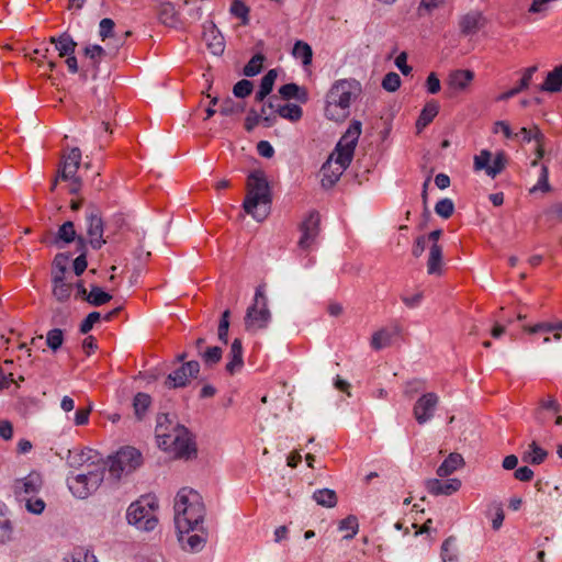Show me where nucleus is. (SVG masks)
<instances>
[{
  "label": "nucleus",
  "mask_w": 562,
  "mask_h": 562,
  "mask_svg": "<svg viewBox=\"0 0 562 562\" xmlns=\"http://www.w3.org/2000/svg\"><path fill=\"white\" fill-rule=\"evenodd\" d=\"M401 86V78L396 72H389L382 80V87L384 90L394 92Z\"/></svg>",
  "instance_id": "nucleus-49"
},
{
  "label": "nucleus",
  "mask_w": 562,
  "mask_h": 562,
  "mask_svg": "<svg viewBox=\"0 0 562 562\" xmlns=\"http://www.w3.org/2000/svg\"><path fill=\"white\" fill-rule=\"evenodd\" d=\"M562 88V65L548 72L544 82L541 86L542 91L558 92Z\"/></svg>",
  "instance_id": "nucleus-28"
},
{
  "label": "nucleus",
  "mask_w": 562,
  "mask_h": 562,
  "mask_svg": "<svg viewBox=\"0 0 562 562\" xmlns=\"http://www.w3.org/2000/svg\"><path fill=\"white\" fill-rule=\"evenodd\" d=\"M49 42L55 45V49L58 52L59 57H65L66 65L68 70L71 74H76L78 71V61L75 54V49L77 43L72 40V37L64 33L58 37L52 36Z\"/></svg>",
  "instance_id": "nucleus-14"
},
{
  "label": "nucleus",
  "mask_w": 562,
  "mask_h": 562,
  "mask_svg": "<svg viewBox=\"0 0 562 562\" xmlns=\"http://www.w3.org/2000/svg\"><path fill=\"white\" fill-rule=\"evenodd\" d=\"M439 112V104L437 101H429L425 104L424 109L422 110L419 117L416 122V128L418 132L424 130L429 123L432 122V120L437 116Z\"/></svg>",
  "instance_id": "nucleus-26"
},
{
  "label": "nucleus",
  "mask_w": 562,
  "mask_h": 562,
  "mask_svg": "<svg viewBox=\"0 0 562 562\" xmlns=\"http://www.w3.org/2000/svg\"><path fill=\"white\" fill-rule=\"evenodd\" d=\"M263 57L255 55L244 68V74L248 77L256 76L262 68Z\"/></svg>",
  "instance_id": "nucleus-46"
},
{
  "label": "nucleus",
  "mask_w": 562,
  "mask_h": 562,
  "mask_svg": "<svg viewBox=\"0 0 562 562\" xmlns=\"http://www.w3.org/2000/svg\"><path fill=\"white\" fill-rule=\"evenodd\" d=\"M506 155L504 151H498L492 159V153L483 149L479 155L474 156L473 167L475 171L484 170L487 176L495 178L506 167Z\"/></svg>",
  "instance_id": "nucleus-12"
},
{
  "label": "nucleus",
  "mask_w": 562,
  "mask_h": 562,
  "mask_svg": "<svg viewBox=\"0 0 562 562\" xmlns=\"http://www.w3.org/2000/svg\"><path fill=\"white\" fill-rule=\"evenodd\" d=\"M104 479V464L90 462L87 471L72 473L67 477V485L77 498H88L98 491Z\"/></svg>",
  "instance_id": "nucleus-7"
},
{
  "label": "nucleus",
  "mask_w": 562,
  "mask_h": 562,
  "mask_svg": "<svg viewBox=\"0 0 562 562\" xmlns=\"http://www.w3.org/2000/svg\"><path fill=\"white\" fill-rule=\"evenodd\" d=\"M464 464V460L460 453L452 452L450 453L443 462L437 469V475L439 477H447L456 472L458 469L462 468Z\"/></svg>",
  "instance_id": "nucleus-25"
},
{
  "label": "nucleus",
  "mask_w": 562,
  "mask_h": 562,
  "mask_svg": "<svg viewBox=\"0 0 562 562\" xmlns=\"http://www.w3.org/2000/svg\"><path fill=\"white\" fill-rule=\"evenodd\" d=\"M537 70H538L537 66H531V67H528V68H526L524 70L522 77H521V79H520V81L518 83L520 89L526 90L529 87V85H530V82L532 80V77H533V75H535V72Z\"/></svg>",
  "instance_id": "nucleus-61"
},
{
  "label": "nucleus",
  "mask_w": 562,
  "mask_h": 562,
  "mask_svg": "<svg viewBox=\"0 0 562 562\" xmlns=\"http://www.w3.org/2000/svg\"><path fill=\"white\" fill-rule=\"evenodd\" d=\"M46 340L49 348H52L53 350H57L61 346L64 340L63 331L58 328L49 330L47 333Z\"/></svg>",
  "instance_id": "nucleus-52"
},
{
  "label": "nucleus",
  "mask_w": 562,
  "mask_h": 562,
  "mask_svg": "<svg viewBox=\"0 0 562 562\" xmlns=\"http://www.w3.org/2000/svg\"><path fill=\"white\" fill-rule=\"evenodd\" d=\"M252 91V83L247 80V79H243L240 81H238L235 86H234V89H233V92L235 94V97L237 98H245L247 95H249Z\"/></svg>",
  "instance_id": "nucleus-54"
},
{
  "label": "nucleus",
  "mask_w": 562,
  "mask_h": 562,
  "mask_svg": "<svg viewBox=\"0 0 562 562\" xmlns=\"http://www.w3.org/2000/svg\"><path fill=\"white\" fill-rule=\"evenodd\" d=\"M461 481L459 479H448V480H439V479H430L426 481V490L435 496L438 495H452L457 493L461 487Z\"/></svg>",
  "instance_id": "nucleus-20"
},
{
  "label": "nucleus",
  "mask_w": 562,
  "mask_h": 562,
  "mask_svg": "<svg viewBox=\"0 0 562 562\" xmlns=\"http://www.w3.org/2000/svg\"><path fill=\"white\" fill-rule=\"evenodd\" d=\"M271 313L268 308L267 297L261 286L257 288L254 304L247 308L245 327L248 331H257L268 327Z\"/></svg>",
  "instance_id": "nucleus-9"
},
{
  "label": "nucleus",
  "mask_w": 562,
  "mask_h": 562,
  "mask_svg": "<svg viewBox=\"0 0 562 562\" xmlns=\"http://www.w3.org/2000/svg\"><path fill=\"white\" fill-rule=\"evenodd\" d=\"M439 404V396L434 392L424 393L413 406V416L417 424L424 425L432 419Z\"/></svg>",
  "instance_id": "nucleus-13"
},
{
  "label": "nucleus",
  "mask_w": 562,
  "mask_h": 562,
  "mask_svg": "<svg viewBox=\"0 0 562 562\" xmlns=\"http://www.w3.org/2000/svg\"><path fill=\"white\" fill-rule=\"evenodd\" d=\"M176 527H196L203 522L205 507L201 495L191 487L180 488L173 499Z\"/></svg>",
  "instance_id": "nucleus-5"
},
{
  "label": "nucleus",
  "mask_w": 562,
  "mask_h": 562,
  "mask_svg": "<svg viewBox=\"0 0 562 562\" xmlns=\"http://www.w3.org/2000/svg\"><path fill=\"white\" fill-rule=\"evenodd\" d=\"M482 16L479 13L465 14L460 21V29L464 34L475 33L481 25Z\"/></svg>",
  "instance_id": "nucleus-34"
},
{
  "label": "nucleus",
  "mask_w": 562,
  "mask_h": 562,
  "mask_svg": "<svg viewBox=\"0 0 562 562\" xmlns=\"http://www.w3.org/2000/svg\"><path fill=\"white\" fill-rule=\"evenodd\" d=\"M26 509L32 514H41L45 508V503L42 498L33 499L32 496L24 498Z\"/></svg>",
  "instance_id": "nucleus-59"
},
{
  "label": "nucleus",
  "mask_w": 562,
  "mask_h": 562,
  "mask_svg": "<svg viewBox=\"0 0 562 562\" xmlns=\"http://www.w3.org/2000/svg\"><path fill=\"white\" fill-rule=\"evenodd\" d=\"M426 389V384L422 380H414L406 384L404 390L405 395L412 396L415 393L422 392Z\"/></svg>",
  "instance_id": "nucleus-64"
},
{
  "label": "nucleus",
  "mask_w": 562,
  "mask_h": 562,
  "mask_svg": "<svg viewBox=\"0 0 562 562\" xmlns=\"http://www.w3.org/2000/svg\"><path fill=\"white\" fill-rule=\"evenodd\" d=\"M435 211L439 216L449 218L454 211L453 202L450 199H442L436 203Z\"/></svg>",
  "instance_id": "nucleus-44"
},
{
  "label": "nucleus",
  "mask_w": 562,
  "mask_h": 562,
  "mask_svg": "<svg viewBox=\"0 0 562 562\" xmlns=\"http://www.w3.org/2000/svg\"><path fill=\"white\" fill-rule=\"evenodd\" d=\"M292 55L294 58L301 59L304 66H308L312 63V47L303 41H296L294 43Z\"/></svg>",
  "instance_id": "nucleus-33"
},
{
  "label": "nucleus",
  "mask_w": 562,
  "mask_h": 562,
  "mask_svg": "<svg viewBox=\"0 0 562 562\" xmlns=\"http://www.w3.org/2000/svg\"><path fill=\"white\" fill-rule=\"evenodd\" d=\"M474 79V72L469 69H458L450 72L448 88L453 92L465 91Z\"/></svg>",
  "instance_id": "nucleus-21"
},
{
  "label": "nucleus",
  "mask_w": 562,
  "mask_h": 562,
  "mask_svg": "<svg viewBox=\"0 0 562 562\" xmlns=\"http://www.w3.org/2000/svg\"><path fill=\"white\" fill-rule=\"evenodd\" d=\"M199 371V362L188 361L168 375L166 384L169 387L186 386L191 381V379L198 375Z\"/></svg>",
  "instance_id": "nucleus-15"
},
{
  "label": "nucleus",
  "mask_w": 562,
  "mask_h": 562,
  "mask_svg": "<svg viewBox=\"0 0 562 562\" xmlns=\"http://www.w3.org/2000/svg\"><path fill=\"white\" fill-rule=\"evenodd\" d=\"M101 463L104 464V470L108 469L110 479L121 481L142 465L143 457L137 449L123 447Z\"/></svg>",
  "instance_id": "nucleus-8"
},
{
  "label": "nucleus",
  "mask_w": 562,
  "mask_h": 562,
  "mask_svg": "<svg viewBox=\"0 0 562 562\" xmlns=\"http://www.w3.org/2000/svg\"><path fill=\"white\" fill-rule=\"evenodd\" d=\"M271 193L262 171H254L247 179V194L243 203L245 212L256 221H263L270 213Z\"/></svg>",
  "instance_id": "nucleus-4"
},
{
  "label": "nucleus",
  "mask_w": 562,
  "mask_h": 562,
  "mask_svg": "<svg viewBox=\"0 0 562 562\" xmlns=\"http://www.w3.org/2000/svg\"><path fill=\"white\" fill-rule=\"evenodd\" d=\"M442 562H458L456 538H447L441 546Z\"/></svg>",
  "instance_id": "nucleus-40"
},
{
  "label": "nucleus",
  "mask_w": 562,
  "mask_h": 562,
  "mask_svg": "<svg viewBox=\"0 0 562 562\" xmlns=\"http://www.w3.org/2000/svg\"><path fill=\"white\" fill-rule=\"evenodd\" d=\"M424 299L423 291H417L415 293H403L401 295L402 302L408 307V308H416L418 307Z\"/></svg>",
  "instance_id": "nucleus-48"
},
{
  "label": "nucleus",
  "mask_w": 562,
  "mask_h": 562,
  "mask_svg": "<svg viewBox=\"0 0 562 562\" xmlns=\"http://www.w3.org/2000/svg\"><path fill=\"white\" fill-rule=\"evenodd\" d=\"M75 239H77V243L79 244L80 248L85 247L83 238L81 236L77 237L76 235L74 223L67 221L59 227L57 233V240L68 244L70 241H74Z\"/></svg>",
  "instance_id": "nucleus-29"
},
{
  "label": "nucleus",
  "mask_w": 562,
  "mask_h": 562,
  "mask_svg": "<svg viewBox=\"0 0 562 562\" xmlns=\"http://www.w3.org/2000/svg\"><path fill=\"white\" fill-rule=\"evenodd\" d=\"M90 462H101L99 454L92 449H72L69 450L67 463L80 471H87Z\"/></svg>",
  "instance_id": "nucleus-19"
},
{
  "label": "nucleus",
  "mask_w": 562,
  "mask_h": 562,
  "mask_svg": "<svg viewBox=\"0 0 562 562\" xmlns=\"http://www.w3.org/2000/svg\"><path fill=\"white\" fill-rule=\"evenodd\" d=\"M490 515L492 517V527H501L504 521V510L501 504H494L490 508Z\"/></svg>",
  "instance_id": "nucleus-58"
},
{
  "label": "nucleus",
  "mask_w": 562,
  "mask_h": 562,
  "mask_svg": "<svg viewBox=\"0 0 562 562\" xmlns=\"http://www.w3.org/2000/svg\"><path fill=\"white\" fill-rule=\"evenodd\" d=\"M548 178H549L548 168L546 166H542L541 167V173L539 176L538 182H537L536 186L532 187L530 192H536L538 190L543 191V192L549 191L550 190V186H549V182H548Z\"/></svg>",
  "instance_id": "nucleus-56"
},
{
  "label": "nucleus",
  "mask_w": 562,
  "mask_h": 562,
  "mask_svg": "<svg viewBox=\"0 0 562 562\" xmlns=\"http://www.w3.org/2000/svg\"><path fill=\"white\" fill-rule=\"evenodd\" d=\"M524 329L530 334L552 333L553 339L559 341L562 338V323H538L533 326H525Z\"/></svg>",
  "instance_id": "nucleus-27"
},
{
  "label": "nucleus",
  "mask_w": 562,
  "mask_h": 562,
  "mask_svg": "<svg viewBox=\"0 0 562 562\" xmlns=\"http://www.w3.org/2000/svg\"><path fill=\"white\" fill-rule=\"evenodd\" d=\"M196 529H178V542L186 552H199L206 543L204 529H199L201 533L194 532Z\"/></svg>",
  "instance_id": "nucleus-16"
},
{
  "label": "nucleus",
  "mask_w": 562,
  "mask_h": 562,
  "mask_svg": "<svg viewBox=\"0 0 562 562\" xmlns=\"http://www.w3.org/2000/svg\"><path fill=\"white\" fill-rule=\"evenodd\" d=\"M125 518L131 526L156 527L160 522L158 497L155 494L140 495L128 505Z\"/></svg>",
  "instance_id": "nucleus-6"
},
{
  "label": "nucleus",
  "mask_w": 562,
  "mask_h": 562,
  "mask_svg": "<svg viewBox=\"0 0 562 562\" xmlns=\"http://www.w3.org/2000/svg\"><path fill=\"white\" fill-rule=\"evenodd\" d=\"M244 111V106L241 103L235 102L232 99H226L222 102L220 106V112L223 115H236Z\"/></svg>",
  "instance_id": "nucleus-43"
},
{
  "label": "nucleus",
  "mask_w": 562,
  "mask_h": 562,
  "mask_svg": "<svg viewBox=\"0 0 562 562\" xmlns=\"http://www.w3.org/2000/svg\"><path fill=\"white\" fill-rule=\"evenodd\" d=\"M64 562H98V560L90 549L76 547L64 558Z\"/></svg>",
  "instance_id": "nucleus-31"
},
{
  "label": "nucleus",
  "mask_w": 562,
  "mask_h": 562,
  "mask_svg": "<svg viewBox=\"0 0 562 562\" xmlns=\"http://www.w3.org/2000/svg\"><path fill=\"white\" fill-rule=\"evenodd\" d=\"M278 114L291 122H297L303 115V110L297 104L288 103L278 109Z\"/></svg>",
  "instance_id": "nucleus-38"
},
{
  "label": "nucleus",
  "mask_w": 562,
  "mask_h": 562,
  "mask_svg": "<svg viewBox=\"0 0 562 562\" xmlns=\"http://www.w3.org/2000/svg\"><path fill=\"white\" fill-rule=\"evenodd\" d=\"M156 438L159 448L175 458L189 460L196 456L192 434L184 426L172 424L167 416L158 417Z\"/></svg>",
  "instance_id": "nucleus-2"
},
{
  "label": "nucleus",
  "mask_w": 562,
  "mask_h": 562,
  "mask_svg": "<svg viewBox=\"0 0 562 562\" xmlns=\"http://www.w3.org/2000/svg\"><path fill=\"white\" fill-rule=\"evenodd\" d=\"M151 403V398L146 393H137L133 401L135 414L138 418H142L143 414L147 411Z\"/></svg>",
  "instance_id": "nucleus-42"
},
{
  "label": "nucleus",
  "mask_w": 562,
  "mask_h": 562,
  "mask_svg": "<svg viewBox=\"0 0 562 562\" xmlns=\"http://www.w3.org/2000/svg\"><path fill=\"white\" fill-rule=\"evenodd\" d=\"M517 134L518 135L521 134L522 139L527 143H529L531 140H535L536 143H540V142L544 140L543 134L537 126H533L532 128L521 127L520 132Z\"/></svg>",
  "instance_id": "nucleus-45"
},
{
  "label": "nucleus",
  "mask_w": 562,
  "mask_h": 562,
  "mask_svg": "<svg viewBox=\"0 0 562 562\" xmlns=\"http://www.w3.org/2000/svg\"><path fill=\"white\" fill-rule=\"evenodd\" d=\"M48 53H49V49L47 47L36 48L33 52V54H34L33 59L35 61H37L38 64H42V63H44V60H47V66H48L49 70L53 71L56 68V63L54 60L48 59Z\"/></svg>",
  "instance_id": "nucleus-51"
},
{
  "label": "nucleus",
  "mask_w": 562,
  "mask_h": 562,
  "mask_svg": "<svg viewBox=\"0 0 562 562\" xmlns=\"http://www.w3.org/2000/svg\"><path fill=\"white\" fill-rule=\"evenodd\" d=\"M427 91L431 94H436L440 91V80L435 72L429 74L426 80Z\"/></svg>",
  "instance_id": "nucleus-63"
},
{
  "label": "nucleus",
  "mask_w": 562,
  "mask_h": 562,
  "mask_svg": "<svg viewBox=\"0 0 562 562\" xmlns=\"http://www.w3.org/2000/svg\"><path fill=\"white\" fill-rule=\"evenodd\" d=\"M81 161V151L78 147L71 148L63 156L58 177L55 182L63 180L68 182V190L70 193H77L80 190L81 183L77 177V171ZM56 183H54L55 186Z\"/></svg>",
  "instance_id": "nucleus-10"
},
{
  "label": "nucleus",
  "mask_w": 562,
  "mask_h": 562,
  "mask_svg": "<svg viewBox=\"0 0 562 562\" xmlns=\"http://www.w3.org/2000/svg\"><path fill=\"white\" fill-rule=\"evenodd\" d=\"M114 26L115 24L112 19L105 18L100 21L99 34L102 41L113 36Z\"/></svg>",
  "instance_id": "nucleus-53"
},
{
  "label": "nucleus",
  "mask_w": 562,
  "mask_h": 562,
  "mask_svg": "<svg viewBox=\"0 0 562 562\" xmlns=\"http://www.w3.org/2000/svg\"><path fill=\"white\" fill-rule=\"evenodd\" d=\"M105 54V49L99 45H89L85 48V56L89 59V65L93 69L98 68Z\"/></svg>",
  "instance_id": "nucleus-39"
},
{
  "label": "nucleus",
  "mask_w": 562,
  "mask_h": 562,
  "mask_svg": "<svg viewBox=\"0 0 562 562\" xmlns=\"http://www.w3.org/2000/svg\"><path fill=\"white\" fill-rule=\"evenodd\" d=\"M361 134V123L355 121L341 136L335 150L321 169L324 187L334 186L352 161L355 148Z\"/></svg>",
  "instance_id": "nucleus-1"
},
{
  "label": "nucleus",
  "mask_w": 562,
  "mask_h": 562,
  "mask_svg": "<svg viewBox=\"0 0 562 562\" xmlns=\"http://www.w3.org/2000/svg\"><path fill=\"white\" fill-rule=\"evenodd\" d=\"M442 248L438 244H432L429 248V255L427 260V272L430 276L442 274Z\"/></svg>",
  "instance_id": "nucleus-24"
},
{
  "label": "nucleus",
  "mask_w": 562,
  "mask_h": 562,
  "mask_svg": "<svg viewBox=\"0 0 562 562\" xmlns=\"http://www.w3.org/2000/svg\"><path fill=\"white\" fill-rule=\"evenodd\" d=\"M203 361L206 364H215L222 358V349L220 347H210L204 352H200Z\"/></svg>",
  "instance_id": "nucleus-50"
},
{
  "label": "nucleus",
  "mask_w": 562,
  "mask_h": 562,
  "mask_svg": "<svg viewBox=\"0 0 562 562\" xmlns=\"http://www.w3.org/2000/svg\"><path fill=\"white\" fill-rule=\"evenodd\" d=\"M546 457V450L532 441L528 445V449L525 451L522 460L532 464H540L544 461Z\"/></svg>",
  "instance_id": "nucleus-32"
},
{
  "label": "nucleus",
  "mask_w": 562,
  "mask_h": 562,
  "mask_svg": "<svg viewBox=\"0 0 562 562\" xmlns=\"http://www.w3.org/2000/svg\"><path fill=\"white\" fill-rule=\"evenodd\" d=\"M277 76V71L274 69H270L262 77L259 90L256 92L255 95L256 101L262 102L265 98L272 91Z\"/></svg>",
  "instance_id": "nucleus-30"
},
{
  "label": "nucleus",
  "mask_w": 562,
  "mask_h": 562,
  "mask_svg": "<svg viewBox=\"0 0 562 562\" xmlns=\"http://www.w3.org/2000/svg\"><path fill=\"white\" fill-rule=\"evenodd\" d=\"M321 217L318 212L311 211L299 225L300 237L297 249L302 252H310L316 245L319 234Z\"/></svg>",
  "instance_id": "nucleus-11"
},
{
  "label": "nucleus",
  "mask_w": 562,
  "mask_h": 562,
  "mask_svg": "<svg viewBox=\"0 0 562 562\" xmlns=\"http://www.w3.org/2000/svg\"><path fill=\"white\" fill-rule=\"evenodd\" d=\"M279 93L285 100L296 99L300 101L306 100V92L302 90L296 83H286L279 89Z\"/></svg>",
  "instance_id": "nucleus-37"
},
{
  "label": "nucleus",
  "mask_w": 562,
  "mask_h": 562,
  "mask_svg": "<svg viewBox=\"0 0 562 562\" xmlns=\"http://www.w3.org/2000/svg\"><path fill=\"white\" fill-rule=\"evenodd\" d=\"M231 13L240 19L243 23H247L249 9L243 1L234 0L231 5Z\"/></svg>",
  "instance_id": "nucleus-47"
},
{
  "label": "nucleus",
  "mask_w": 562,
  "mask_h": 562,
  "mask_svg": "<svg viewBox=\"0 0 562 562\" xmlns=\"http://www.w3.org/2000/svg\"><path fill=\"white\" fill-rule=\"evenodd\" d=\"M87 236L93 249H100L104 244L103 221L98 212H90L87 215Z\"/></svg>",
  "instance_id": "nucleus-17"
},
{
  "label": "nucleus",
  "mask_w": 562,
  "mask_h": 562,
  "mask_svg": "<svg viewBox=\"0 0 562 562\" xmlns=\"http://www.w3.org/2000/svg\"><path fill=\"white\" fill-rule=\"evenodd\" d=\"M100 317L101 315L99 312H91L88 314V316L82 321L80 325V331L82 334L89 333L93 328L94 324L100 321Z\"/></svg>",
  "instance_id": "nucleus-57"
},
{
  "label": "nucleus",
  "mask_w": 562,
  "mask_h": 562,
  "mask_svg": "<svg viewBox=\"0 0 562 562\" xmlns=\"http://www.w3.org/2000/svg\"><path fill=\"white\" fill-rule=\"evenodd\" d=\"M313 499L321 506L334 507L337 503V495L333 490L323 488L314 492Z\"/></svg>",
  "instance_id": "nucleus-35"
},
{
  "label": "nucleus",
  "mask_w": 562,
  "mask_h": 562,
  "mask_svg": "<svg viewBox=\"0 0 562 562\" xmlns=\"http://www.w3.org/2000/svg\"><path fill=\"white\" fill-rule=\"evenodd\" d=\"M493 132L495 134L497 133H503V135L506 137V138H513V137H517L518 134H514L509 124L505 121H497L495 124H494V127H493Z\"/></svg>",
  "instance_id": "nucleus-60"
},
{
  "label": "nucleus",
  "mask_w": 562,
  "mask_h": 562,
  "mask_svg": "<svg viewBox=\"0 0 562 562\" xmlns=\"http://www.w3.org/2000/svg\"><path fill=\"white\" fill-rule=\"evenodd\" d=\"M362 92L361 83L356 79L336 81L327 93L325 115L331 121H342L349 115V108Z\"/></svg>",
  "instance_id": "nucleus-3"
},
{
  "label": "nucleus",
  "mask_w": 562,
  "mask_h": 562,
  "mask_svg": "<svg viewBox=\"0 0 562 562\" xmlns=\"http://www.w3.org/2000/svg\"><path fill=\"white\" fill-rule=\"evenodd\" d=\"M42 476L37 472H31L27 476L16 480L14 491L16 497L22 501L36 494L42 487Z\"/></svg>",
  "instance_id": "nucleus-18"
},
{
  "label": "nucleus",
  "mask_w": 562,
  "mask_h": 562,
  "mask_svg": "<svg viewBox=\"0 0 562 562\" xmlns=\"http://www.w3.org/2000/svg\"><path fill=\"white\" fill-rule=\"evenodd\" d=\"M92 411V406L89 405L87 408H79L75 414V424L77 426L87 425L89 422V416Z\"/></svg>",
  "instance_id": "nucleus-62"
},
{
  "label": "nucleus",
  "mask_w": 562,
  "mask_h": 562,
  "mask_svg": "<svg viewBox=\"0 0 562 562\" xmlns=\"http://www.w3.org/2000/svg\"><path fill=\"white\" fill-rule=\"evenodd\" d=\"M112 295L103 291L99 286H92L89 294L86 296V301L93 306H101L110 302Z\"/></svg>",
  "instance_id": "nucleus-36"
},
{
  "label": "nucleus",
  "mask_w": 562,
  "mask_h": 562,
  "mask_svg": "<svg viewBox=\"0 0 562 562\" xmlns=\"http://www.w3.org/2000/svg\"><path fill=\"white\" fill-rule=\"evenodd\" d=\"M54 288L53 294L54 296L60 301H67L72 292V285L70 282H67L64 277V268L60 269L59 273H55L53 278Z\"/></svg>",
  "instance_id": "nucleus-23"
},
{
  "label": "nucleus",
  "mask_w": 562,
  "mask_h": 562,
  "mask_svg": "<svg viewBox=\"0 0 562 562\" xmlns=\"http://www.w3.org/2000/svg\"><path fill=\"white\" fill-rule=\"evenodd\" d=\"M393 334L390 330L381 329L372 336L371 346L375 350H380L391 345Z\"/></svg>",
  "instance_id": "nucleus-41"
},
{
  "label": "nucleus",
  "mask_w": 562,
  "mask_h": 562,
  "mask_svg": "<svg viewBox=\"0 0 562 562\" xmlns=\"http://www.w3.org/2000/svg\"><path fill=\"white\" fill-rule=\"evenodd\" d=\"M243 366L244 359L241 340L236 338L231 346L228 362L226 363V371L231 374H234L235 372L239 371Z\"/></svg>",
  "instance_id": "nucleus-22"
},
{
  "label": "nucleus",
  "mask_w": 562,
  "mask_h": 562,
  "mask_svg": "<svg viewBox=\"0 0 562 562\" xmlns=\"http://www.w3.org/2000/svg\"><path fill=\"white\" fill-rule=\"evenodd\" d=\"M228 328H229V311L226 310L223 313L222 318L220 321V325H218V339L225 344L227 342Z\"/></svg>",
  "instance_id": "nucleus-55"
}]
</instances>
